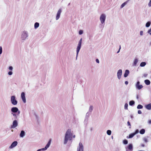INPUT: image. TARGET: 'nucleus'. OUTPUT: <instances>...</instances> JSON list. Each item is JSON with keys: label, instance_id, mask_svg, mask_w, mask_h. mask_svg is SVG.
I'll list each match as a JSON object with an SVG mask.
<instances>
[{"label": "nucleus", "instance_id": "2", "mask_svg": "<svg viewBox=\"0 0 151 151\" xmlns=\"http://www.w3.org/2000/svg\"><path fill=\"white\" fill-rule=\"evenodd\" d=\"M11 103L14 105H16L17 103V101L15 99V97L14 96H12L11 97Z\"/></svg>", "mask_w": 151, "mask_h": 151}, {"label": "nucleus", "instance_id": "43", "mask_svg": "<svg viewBox=\"0 0 151 151\" xmlns=\"http://www.w3.org/2000/svg\"><path fill=\"white\" fill-rule=\"evenodd\" d=\"M148 122L149 124H151V120H149L148 121Z\"/></svg>", "mask_w": 151, "mask_h": 151}, {"label": "nucleus", "instance_id": "28", "mask_svg": "<svg viewBox=\"0 0 151 151\" xmlns=\"http://www.w3.org/2000/svg\"><path fill=\"white\" fill-rule=\"evenodd\" d=\"M150 24L151 23L150 22H147L146 24V27H149L150 26Z\"/></svg>", "mask_w": 151, "mask_h": 151}, {"label": "nucleus", "instance_id": "11", "mask_svg": "<svg viewBox=\"0 0 151 151\" xmlns=\"http://www.w3.org/2000/svg\"><path fill=\"white\" fill-rule=\"evenodd\" d=\"M139 82L138 81L136 84V87L139 90L143 88V86L142 85H139Z\"/></svg>", "mask_w": 151, "mask_h": 151}, {"label": "nucleus", "instance_id": "18", "mask_svg": "<svg viewBox=\"0 0 151 151\" xmlns=\"http://www.w3.org/2000/svg\"><path fill=\"white\" fill-rule=\"evenodd\" d=\"M134 135L135 134H134V133H133L130 134L128 137L127 136V138H132Z\"/></svg>", "mask_w": 151, "mask_h": 151}, {"label": "nucleus", "instance_id": "6", "mask_svg": "<svg viewBox=\"0 0 151 151\" xmlns=\"http://www.w3.org/2000/svg\"><path fill=\"white\" fill-rule=\"evenodd\" d=\"M77 151H83V146L81 142L79 143V147H78Z\"/></svg>", "mask_w": 151, "mask_h": 151}, {"label": "nucleus", "instance_id": "32", "mask_svg": "<svg viewBox=\"0 0 151 151\" xmlns=\"http://www.w3.org/2000/svg\"><path fill=\"white\" fill-rule=\"evenodd\" d=\"M83 31L82 30H80L79 32V34L80 35H81L83 34Z\"/></svg>", "mask_w": 151, "mask_h": 151}, {"label": "nucleus", "instance_id": "35", "mask_svg": "<svg viewBox=\"0 0 151 151\" xmlns=\"http://www.w3.org/2000/svg\"><path fill=\"white\" fill-rule=\"evenodd\" d=\"M9 75H11L12 74V71H9L8 73Z\"/></svg>", "mask_w": 151, "mask_h": 151}, {"label": "nucleus", "instance_id": "14", "mask_svg": "<svg viewBox=\"0 0 151 151\" xmlns=\"http://www.w3.org/2000/svg\"><path fill=\"white\" fill-rule=\"evenodd\" d=\"M127 149L130 150H132L133 149V147L132 145V144H130L129 145L128 147H126V151H127Z\"/></svg>", "mask_w": 151, "mask_h": 151}, {"label": "nucleus", "instance_id": "31", "mask_svg": "<svg viewBox=\"0 0 151 151\" xmlns=\"http://www.w3.org/2000/svg\"><path fill=\"white\" fill-rule=\"evenodd\" d=\"M128 104L127 103L125 104L124 105V109H128Z\"/></svg>", "mask_w": 151, "mask_h": 151}, {"label": "nucleus", "instance_id": "33", "mask_svg": "<svg viewBox=\"0 0 151 151\" xmlns=\"http://www.w3.org/2000/svg\"><path fill=\"white\" fill-rule=\"evenodd\" d=\"M2 53V48L1 47H0V54H1Z\"/></svg>", "mask_w": 151, "mask_h": 151}, {"label": "nucleus", "instance_id": "27", "mask_svg": "<svg viewBox=\"0 0 151 151\" xmlns=\"http://www.w3.org/2000/svg\"><path fill=\"white\" fill-rule=\"evenodd\" d=\"M134 102L133 101H130L129 102V104L130 106L134 105Z\"/></svg>", "mask_w": 151, "mask_h": 151}, {"label": "nucleus", "instance_id": "23", "mask_svg": "<svg viewBox=\"0 0 151 151\" xmlns=\"http://www.w3.org/2000/svg\"><path fill=\"white\" fill-rule=\"evenodd\" d=\"M146 65V63L145 62H142L140 64V66L141 67H144Z\"/></svg>", "mask_w": 151, "mask_h": 151}, {"label": "nucleus", "instance_id": "20", "mask_svg": "<svg viewBox=\"0 0 151 151\" xmlns=\"http://www.w3.org/2000/svg\"><path fill=\"white\" fill-rule=\"evenodd\" d=\"M24 134L25 132L24 131H22L20 134V136L21 137H23L24 136Z\"/></svg>", "mask_w": 151, "mask_h": 151}, {"label": "nucleus", "instance_id": "9", "mask_svg": "<svg viewBox=\"0 0 151 151\" xmlns=\"http://www.w3.org/2000/svg\"><path fill=\"white\" fill-rule=\"evenodd\" d=\"M122 74V70H119L117 73V76L118 77V78L119 79H120L121 77V76Z\"/></svg>", "mask_w": 151, "mask_h": 151}, {"label": "nucleus", "instance_id": "29", "mask_svg": "<svg viewBox=\"0 0 151 151\" xmlns=\"http://www.w3.org/2000/svg\"><path fill=\"white\" fill-rule=\"evenodd\" d=\"M111 131L110 130H108L107 131V133L108 135H110L111 134Z\"/></svg>", "mask_w": 151, "mask_h": 151}, {"label": "nucleus", "instance_id": "34", "mask_svg": "<svg viewBox=\"0 0 151 151\" xmlns=\"http://www.w3.org/2000/svg\"><path fill=\"white\" fill-rule=\"evenodd\" d=\"M144 141L146 142H147V138H145L144 139Z\"/></svg>", "mask_w": 151, "mask_h": 151}, {"label": "nucleus", "instance_id": "30", "mask_svg": "<svg viewBox=\"0 0 151 151\" xmlns=\"http://www.w3.org/2000/svg\"><path fill=\"white\" fill-rule=\"evenodd\" d=\"M123 143L124 144H127L128 143V141L127 140L124 139L123 141Z\"/></svg>", "mask_w": 151, "mask_h": 151}, {"label": "nucleus", "instance_id": "8", "mask_svg": "<svg viewBox=\"0 0 151 151\" xmlns=\"http://www.w3.org/2000/svg\"><path fill=\"white\" fill-rule=\"evenodd\" d=\"M21 97L23 102L25 103L26 102L25 93L24 92H22L21 94Z\"/></svg>", "mask_w": 151, "mask_h": 151}, {"label": "nucleus", "instance_id": "3", "mask_svg": "<svg viewBox=\"0 0 151 151\" xmlns=\"http://www.w3.org/2000/svg\"><path fill=\"white\" fill-rule=\"evenodd\" d=\"M51 141V140L50 139L49 140V142H48V143L47 144V145H46V146H45V147L44 148H43L41 149H39L37 150V151H40L41 150H47V149L49 147V146L50 144Z\"/></svg>", "mask_w": 151, "mask_h": 151}, {"label": "nucleus", "instance_id": "40", "mask_svg": "<svg viewBox=\"0 0 151 151\" xmlns=\"http://www.w3.org/2000/svg\"><path fill=\"white\" fill-rule=\"evenodd\" d=\"M139 132V131L138 129H137L136 130V131L134 133V134H135V135L136 134H137V133H138Z\"/></svg>", "mask_w": 151, "mask_h": 151}, {"label": "nucleus", "instance_id": "48", "mask_svg": "<svg viewBox=\"0 0 151 151\" xmlns=\"http://www.w3.org/2000/svg\"><path fill=\"white\" fill-rule=\"evenodd\" d=\"M121 48V46L120 45V47H119V51L117 52V53H118L119 52V51H120V50Z\"/></svg>", "mask_w": 151, "mask_h": 151}, {"label": "nucleus", "instance_id": "38", "mask_svg": "<svg viewBox=\"0 0 151 151\" xmlns=\"http://www.w3.org/2000/svg\"><path fill=\"white\" fill-rule=\"evenodd\" d=\"M9 69L10 70H12L13 69V68L12 66H9Z\"/></svg>", "mask_w": 151, "mask_h": 151}, {"label": "nucleus", "instance_id": "15", "mask_svg": "<svg viewBox=\"0 0 151 151\" xmlns=\"http://www.w3.org/2000/svg\"><path fill=\"white\" fill-rule=\"evenodd\" d=\"M146 108L148 110L151 109V103L145 106Z\"/></svg>", "mask_w": 151, "mask_h": 151}, {"label": "nucleus", "instance_id": "21", "mask_svg": "<svg viewBox=\"0 0 151 151\" xmlns=\"http://www.w3.org/2000/svg\"><path fill=\"white\" fill-rule=\"evenodd\" d=\"M129 0H128L127 1H126L124 2V3H123L121 5V8H122L124 6L126 5L127 3L128 2Z\"/></svg>", "mask_w": 151, "mask_h": 151}, {"label": "nucleus", "instance_id": "12", "mask_svg": "<svg viewBox=\"0 0 151 151\" xmlns=\"http://www.w3.org/2000/svg\"><path fill=\"white\" fill-rule=\"evenodd\" d=\"M17 144V141H14L13 142L12 144H11V145L10 147V148H13L14 147L16 146Z\"/></svg>", "mask_w": 151, "mask_h": 151}, {"label": "nucleus", "instance_id": "39", "mask_svg": "<svg viewBox=\"0 0 151 151\" xmlns=\"http://www.w3.org/2000/svg\"><path fill=\"white\" fill-rule=\"evenodd\" d=\"M148 6H151V0H150L148 3Z\"/></svg>", "mask_w": 151, "mask_h": 151}, {"label": "nucleus", "instance_id": "19", "mask_svg": "<svg viewBox=\"0 0 151 151\" xmlns=\"http://www.w3.org/2000/svg\"><path fill=\"white\" fill-rule=\"evenodd\" d=\"M145 83L147 85H149L150 84V81L148 80H146L145 81Z\"/></svg>", "mask_w": 151, "mask_h": 151}, {"label": "nucleus", "instance_id": "52", "mask_svg": "<svg viewBox=\"0 0 151 151\" xmlns=\"http://www.w3.org/2000/svg\"><path fill=\"white\" fill-rule=\"evenodd\" d=\"M13 115H15H15H16L13 114Z\"/></svg>", "mask_w": 151, "mask_h": 151}, {"label": "nucleus", "instance_id": "22", "mask_svg": "<svg viewBox=\"0 0 151 151\" xmlns=\"http://www.w3.org/2000/svg\"><path fill=\"white\" fill-rule=\"evenodd\" d=\"M145 130L144 129H142L140 130L139 132L140 134H142L145 133Z\"/></svg>", "mask_w": 151, "mask_h": 151}, {"label": "nucleus", "instance_id": "26", "mask_svg": "<svg viewBox=\"0 0 151 151\" xmlns=\"http://www.w3.org/2000/svg\"><path fill=\"white\" fill-rule=\"evenodd\" d=\"M143 106L140 104H139L137 106V109H142L143 108Z\"/></svg>", "mask_w": 151, "mask_h": 151}, {"label": "nucleus", "instance_id": "17", "mask_svg": "<svg viewBox=\"0 0 151 151\" xmlns=\"http://www.w3.org/2000/svg\"><path fill=\"white\" fill-rule=\"evenodd\" d=\"M138 60L137 59L135 58L134 60V63L133 64V65L134 66L136 65L137 63L138 62Z\"/></svg>", "mask_w": 151, "mask_h": 151}, {"label": "nucleus", "instance_id": "46", "mask_svg": "<svg viewBox=\"0 0 151 151\" xmlns=\"http://www.w3.org/2000/svg\"><path fill=\"white\" fill-rule=\"evenodd\" d=\"M92 109H93V106H90V110L91 109V110H92Z\"/></svg>", "mask_w": 151, "mask_h": 151}, {"label": "nucleus", "instance_id": "44", "mask_svg": "<svg viewBox=\"0 0 151 151\" xmlns=\"http://www.w3.org/2000/svg\"><path fill=\"white\" fill-rule=\"evenodd\" d=\"M143 31H141L140 32V35H143Z\"/></svg>", "mask_w": 151, "mask_h": 151}, {"label": "nucleus", "instance_id": "1", "mask_svg": "<svg viewBox=\"0 0 151 151\" xmlns=\"http://www.w3.org/2000/svg\"><path fill=\"white\" fill-rule=\"evenodd\" d=\"M72 134L71 132V130L70 129H68L65 135L64 143L66 144L67 143L68 139L71 140Z\"/></svg>", "mask_w": 151, "mask_h": 151}, {"label": "nucleus", "instance_id": "25", "mask_svg": "<svg viewBox=\"0 0 151 151\" xmlns=\"http://www.w3.org/2000/svg\"><path fill=\"white\" fill-rule=\"evenodd\" d=\"M23 36H24L23 38L25 37L26 38L27 37V34L26 33H24L22 35V38H23Z\"/></svg>", "mask_w": 151, "mask_h": 151}, {"label": "nucleus", "instance_id": "45", "mask_svg": "<svg viewBox=\"0 0 151 151\" xmlns=\"http://www.w3.org/2000/svg\"><path fill=\"white\" fill-rule=\"evenodd\" d=\"M125 83L126 85H127L128 84V82L127 81H125Z\"/></svg>", "mask_w": 151, "mask_h": 151}, {"label": "nucleus", "instance_id": "36", "mask_svg": "<svg viewBox=\"0 0 151 151\" xmlns=\"http://www.w3.org/2000/svg\"><path fill=\"white\" fill-rule=\"evenodd\" d=\"M151 28L148 31V32L150 33V35H151Z\"/></svg>", "mask_w": 151, "mask_h": 151}, {"label": "nucleus", "instance_id": "47", "mask_svg": "<svg viewBox=\"0 0 151 151\" xmlns=\"http://www.w3.org/2000/svg\"><path fill=\"white\" fill-rule=\"evenodd\" d=\"M147 75V74H144V76L145 77H146Z\"/></svg>", "mask_w": 151, "mask_h": 151}, {"label": "nucleus", "instance_id": "16", "mask_svg": "<svg viewBox=\"0 0 151 151\" xmlns=\"http://www.w3.org/2000/svg\"><path fill=\"white\" fill-rule=\"evenodd\" d=\"M129 73V71L128 70H126L124 74V77H127Z\"/></svg>", "mask_w": 151, "mask_h": 151}, {"label": "nucleus", "instance_id": "5", "mask_svg": "<svg viewBox=\"0 0 151 151\" xmlns=\"http://www.w3.org/2000/svg\"><path fill=\"white\" fill-rule=\"evenodd\" d=\"M100 20L102 24L104 23L106 19V16L104 14H102L100 17Z\"/></svg>", "mask_w": 151, "mask_h": 151}, {"label": "nucleus", "instance_id": "7", "mask_svg": "<svg viewBox=\"0 0 151 151\" xmlns=\"http://www.w3.org/2000/svg\"><path fill=\"white\" fill-rule=\"evenodd\" d=\"M18 125L17 122L16 120H14L13 122V124L11 127V128L16 127Z\"/></svg>", "mask_w": 151, "mask_h": 151}, {"label": "nucleus", "instance_id": "4", "mask_svg": "<svg viewBox=\"0 0 151 151\" xmlns=\"http://www.w3.org/2000/svg\"><path fill=\"white\" fill-rule=\"evenodd\" d=\"M82 39L81 38L79 41V43L78 44V45L77 46V48L76 51H77V55L80 49V48H81V43H82Z\"/></svg>", "mask_w": 151, "mask_h": 151}, {"label": "nucleus", "instance_id": "41", "mask_svg": "<svg viewBox=\"0 0 151 151\" xmlns=\"http://www.w3.org/2000/svg\"><path fill=\"white\" fill-rule=\"evenodd\" d=\"M127 124H128V126H131L130 123L129 121H128L127 122Z\"/></svg>", "mask_w": 151, "mask_h": 151}, {"label": "nucleus", "instance_id": "42", "mask_svg": "<svg viewBox=\"0 0 151 151\" xmlns=\"http://www.w3.org/2000/svg\"><path fill=\"white\" fill-rule=\"evenodd\" d=\"M96 62L97 63H99V60L98 59H96Z\"/></svg>", "mask_w": 151, "mask_h": 151}, {"label": "nucleus", "instance_id": "37", "mask_svg": "<svg viewBox=\"0 0 151 151\" xmlns=\"http://www.w3.org/2000/svg\"><path fill=\"white\" fill-rule=\"evenodd\" d=\"M138 113L139 114H141L142 113V111L140 110H139L138 111Z\"/></svg>", "mask_w": 151, "mask_h": 151}, {"label": "nucleus", "instance_id": "10", "mask_svg": "<svg viewBox=\"0 0 151 151\" xmlns=\"http://www.w3.org/2000/svg\"><path fill=\"white\" fill-rule=\"evenodd\" d=\"M61 12V9H60L58 10V11L57 12V16L56 17V19L57 20H58L59 19V18L60 17V15Z\"/></svg>", "mask_w": 151, "mask_h": 151}, {"label": "nucleus", "instance_id": "49", "mask_svg": "<svg viewBox=\"0 0 151 151\" xmlns=\"http://www.w3.org/2000/svg\"><path fill=\"white\" fill-rule=\"evenodd\" d=\"M142 147H144V145H142Z\"/></svg>", "mask_w": 151, "mask_h": 151}, {"label": "nucleus", "instance_id": "24", "mask_svg": "<svg viewBox=\"0 0 151 151\" xmlns=\"http://www.w3.org/2000/svg\"><path fill=\"white\" fill-rule=\"evenodd\" d=\"M39 25V24L38 23L36 22L35 24V28L36 29L37 28Z\"/></svg>", "mask_w": 151, "mask_h": 151}, {"label": "nucleus", "instance_id": "13", "mask_svg": "<svg viewBox=\"0 0 151 151\" xmlns=\"http://www.w3.org/2000/svg\"><path fill=\"white\" fill-rule=\"evenodd\" d=\"M18 110V109L17 107H13L11 109V111L13 112H17Z\"/></svg>", "mask_w": 151, "mask_h": 151}, {"label": "nucleus", "instance_id": "51", "mask_svg": "<svg viewBox=\"0 0 151 151\" xmlns=\"http://www.w3.org/2000/svg\"><path fill=\"white\" fill-rule=\"evenodd\" d=\"M75 137V135H74V136H73V137Z\"/></svg>", "mask_w": 151, "mask_h": 151}, {"label": "nucleus", "instance_id": "50", "mask_svg": "<svg viewBox=\"0 0 151 151\" xmlns=\"http://www.w3.org/2000/svg\"><path fill=\"white\" fill-rule=\"evenodd\" d=\"M18 112V113L19 114L20 113V111H19Z\"/></svg>", "mask_w": 151, "mask_h": 151}]
</instances>
